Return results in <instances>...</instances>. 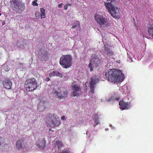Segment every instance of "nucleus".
Listing matches in <instances>:
<instances>
[{
	"label": "nucleus",
	"mask_w": 153,
	"mask_h": 153,
	"mask_svg": "<svg viewBox=\"0 0 153 153\" xmlns=\"http://www.w3.org/2000/svg\"><path fill=\"white\" fill-rule=\"evenodd\" d=\"M101 63V60L98 55L94 54L91 57V60L89 64L88 67L90 71H92L93 68H97L99 66Z\"/></svg>",
	"instance_id": "nucleus-6"
},
{
	"label": "nucleus",
	"mask_w": 153,
	"mask_h": 153,
	"mask_svg": "<svg viewBox=\"0 0 153 153\" xmlns=\"http://www.w3.org/2000/svg\"><path fill=\"white\" fill-rule=\"evenodd\" d=\"M93 118L94 120V119H95V120H97V121H99V120L98 119L99 116L98 114H94L93 116Z\"/></svg>",
	"instance_id": "nucleus-24"
},
{
	"label": "nucleus",
	"mask_w": 153,
	"mask_h": 153,
	"mask_svg": "<svg viewBox=\"0 0 153 153\" xmlns=\"http://www.w3.org/2000/svg\"><path fill=\"white\" fill-rule=\"evenodd\" d=\"M38 52V57L41 60L46 61L49 59L48 53L45 49H40Z\"/></svg>",
	"instance_id": "nucleus-9"
},
{
	"label": "nucleus",
	"mask_w": 153,
	"mask_h": 153,
	"mask_svg": "<svg viewBox=\"0 0 153 153\" xmlns=\"http://www.w3.org/2000/svg\"><path fill=\"white\" fill-rule=\"evenodd\" d=\"M24 145V140L23 139L21 140H18L16 142V146L18 149H23Z\"/></svg>",
	"instance_id": "nucleus-16"
},
{
	"label": "nucleus",
	"mask_w": 153,
	"mask_h": 153,
	"mask_svg": "<svg viewBox=\"0 0 153 153\" xmlns=\"http://www.w3.org/2000/svg\"><path fill=\"white\" fill-rule=\"evenodd\" d=\"M95 19L97 23L100 26L107 25L108 24L107 19L102 16H95Z\"/></svg>",
	"instance_id": "nucleus-11"
},
{
	"label": "nucleus",
	"mask_w": 153,
	"mask_h": 153,
	"mask_svg": "<svg viewBox=\"0 0 153 153\" xmlns=\"http://www.w3.org/2000/svg\"><path fill=\"white\" fill-rule=\"evenodd\" d=\"M3 140H2L1 137H0V146L1 145L2 143H3Z\"/></svg>",
	"instance_id": "nucleus-31"
},
{
	"label": "nucleus",
	"mask_w": 153,
	"mask_h": 153,
	"mask_svg": "<svg viewBox=\"0 0 153 153\" xmlns=\"http://www.w3.org/2000/svg\"><path fill=\"white\" fill-rule=\"evenodd\" d=\"M99 80L98 76L96 75H93L91 76L90 79L89 87L90 91L92 93L94 92V85L97 83L98 82Z\"/></svg>",
	"instance_id": "nucleus-10"
},
{
	"label": "nucleus",
	"mask_w": 153,
	"mask_h": 153,
	"mask_svg": "<svg viewBox=\"0 0 153 153\" xmlns=\"http://www.w3.org/2000/svg\"><path fill=\"white\" fill-rule=\"evenodd\" d=\"M68 79L67 77H65V79Z\"/></svg>",
	"instance_id": "nucleus-39"
},
{
	"label": "nucleus",
	"mask_w": 153,
	"mask_h": 153,
	"mask_svg": "<svg viewBox=\"0 0 153 153\" xmlns=\"http://www.w3.org/2000/svg\"><path fill=\"white\" fill-rule=\"evenodd\" d=\"M2 84L5 88L7 89H11L12 85L11 80L8 78H4L2 81Z\"/></svg>",
	"instance_id": "nucleus-14"
},
{
	"label": "nucleus",
	"mask_w": 153,
	"mask_h": 153,
	"mask_svg": "<svg viewBox=\"0 0 153 153\" xmlns=\"http://www.w3.org/2000/svg\"><path fill=\"white\" fill-rule=\"evenodd\" d=\"M56 146L59 149L61 148L62 146V143L61 142V140H57L56 141Z\"/></svg>",
	"instance_id": "nucleus-23"
},
{
	"label": "nucleus",
	"mask_w": 153,
	"mask_h": 153,
	"mask_svg": "<svg viewBox=\"0 0 153 153\" xmlns=\"http://www.w3.org/2000/svg\"><path fill=\"white\" fill-rule=\"evenodd\" d=\"M148 30L150 36L153 38V24H151L149 25Z\"/></svg>",
	"instance_id": "nucleus-20"
},
{
	"label": "nucleus",
	"mask_w": 153,
	"mask_h": 153,
	"mask_svg": "<svg viewBox=\"0 0 153 153\" xmlns=\"http://www.w3.org/2000/svg\"><path fill=\"white\" fill-rule=\"evenodd\" d=\"M25 86L28 91H33L37 87L35 79L34 78L27 79L25 82Z\"/></svg>",
	"instance_id": "nucleus-5"
},
{
	"label": "nucleus",
	"mask_w": 153,
	"mask_h": 153,
	"mask_svg": "<svg viewBox=\"0 0 153 153\" xmlns=\"http://www.w3.org/2000/svg\"><path fill=\"white\" fill-rule=\"evenodd\" d=\"M51 128H50L49 129V131H51Z\"/></svg>",
	"instance_id": "nucleus-36"
},
{
	"label": "nucleus",
	"mask_w": 153,
	"mask_h": 153,
	"mask_svg": "<svg viewBox=\"0 0 153 153\" xmlns=\"http://www.w3.org/2000/svg\"><path fill=\"white\" fill-rule=\"evenodd\" d=\"M4 69L5 70V71H9V68L8 66H5V67H4Z\"/></svg>",
	"instance_id": "nucleus-30"
},
{
	"label": "nucleus",
	"mask_w": 153,
	"mask_h": 153,
	"mask_svg": "<svg viewBox=\"0 0 153 153\" xmlns=\"http://www.w3.org/2000/svg\"><path fill=\"white\" fill-rule=\"evenodd\" d=\"M104 53L105 54H107L109 57L113 55L114 53L112 50H111L109 48L107 47H105Z\"/></svg>",
	"instance_id": "nucleus-18"
},
{
	"label": "nucleus",
	"mask_w": 153,
	"mask_h": 153,
	"mask_svg": "<svg viewBox=\"0 0 153 153\" xmlns=\"http://www.w3.org/2000/svg\"><path fill=\"white\" fill-rule=\"evenodd\" d=\"M123 76L122 71L120 69H109L106 73L105 76L107 79L113 83H117L123 80Z\"/></svg>",
	"instance_id": "nucleus-1"
},
{
	"label": "nucleus",
	"mask_w": 153,
	"mask_h": 153,
	"mask_svg": "<svg viewBox=\"0 0 153 153\" xmlns=\"http://www.w3.org/2000/svg\"><path fill=\"white\" fill-rule=\"evenodd\" d=\"M5 23V22H2V25H4Z\"/></svg>",
	"instance_id": "nucleus-35"
},
{
	"label": "nucleus",
	"mask_w": 153,
	"mask_h": 153,
	"mask_svg": "<svg viewBox=\"0 0 153 153\" xmlns=\"http://www.w3.org/2000/svg\"><path fill=\"white\" fill-rule=\"evenodd\" d=\"M41 11L40 13V17L41 19L42 18H45V10L44 8H41L40 9Z\"/></svg>",
	"instance_id": "nucleus-21"
},
{
	"label": "nucleus",
	"mask_w": 153,
	"mask_h": 153,
	"mask_svg": "<svg viewBox=\"0 0 153 153\" xmlns=\"http://www.w3.org/2000/svg\"><path fill=\"white\" fill-rule=\"evenodd\" d=\"M37 146L40 149H44L46 146V141L45 139L39 140L36 143Z\"/></svg>",
	"instance_id": "nucleus-15"
},
{
	"label": "nucleus",
	"mask_w": 153,
	"mask_h": 153,
	"mask_svg": "<svg viewBox=\"0 0 153 153\" xmlns=\"http://www.w3.org/2000/svg\"><path fill=\"white\" fill-rule=\"evenodd\" d=\"M62 6V3H60V4H59L58 5V7H61Z\"/></svg>",
	"instance_id": "nucleus-34"
},
{
	"label": "nucleus",
	"mask_w": 153,
	"mask_h": 153,
	"mask_svg": "<svg viewBox=\"0 0 153 153\" xmlns=\"http://www.w3.org/2000/svg\"><path fill=\"white\" fill-rule=\"evenodd\" d=\"M49 76L50 77L53 76H58L61 77V78L62 77V75L58 71H53L50 73Z\"/></svg>",
	"instance_id": "nucleus-19"
},
{
	"label": "nucleus",
	"mask_w": 153,
	"mask_h": 153,
	"mask_svg": "<svg viewBox=\"0 0 153 153\" xmlns=\"http://www.w3.org/2000/svg\"><path fill=\"white\" fill-rule=\"evenodd\" d=\"M45 80L46 82H48V81H49V80H50V78L49 77H47L45 79Z\"/></svg>",
	"instance_id": "nucleus-32"
},
{
	"label": "nucleus",
	"mask_w": 153,
	"mask_h": 153,
	"mask_svg": "<svg viewBox=\"0 0 153 153\" xmlns=\"http://www.w3.org/2000/svg\"><path fill=\"white\" fill-rule=\"evenodd\" d=\"M80 24L79 21H77L75 23H74V24L72 25V28H75V27H79V28H80Z\"/></svg>",
	"instance_id": "nucleus-22"
},
{
	"label": "nucleus",
	"mask_w": 153,
	"mask_h": 153,
	"mask_svg": "<svg viewBox=\"0 0 153 153\" xmlns=\"http://www.w3.org/2000/svg\"><path fill=\"white\" fill-rule=\"evenodd\" d=\"M0 81H1V80H0Z\"/></svg>",
	"instance_id": "nucleus-40"
},
{
	"label": "nucleus",
	"mask_w": 153,
	"mask_h": 153,
	"mask_svg": "<svg viewBox=\"0 0 153 153\" xmlns=\"http://www.w3.org/2000/svg\"><path fill=\"white\" fill-rule=\"evenodd\" d=\"M1 13L0 11V15H1Z\"/></svg>",
	"instance_id": "nucleus-38"
},
{
	"label": "nucleus",
	"mask_w": 153,
	"mask_h": 153,
	"mask_svg": "<svg viewBox=\"0 0 153 153\" xmlns=\"http://www.w3.org/2000/svg\"><path fill=\"white\" fill-rule=\"evenodd\" d=\"M119 98H116V99L117 100H119Z\"/></svg>",
	"instance_id": "nucleus-37"
},
{
	"label": "nucleus",
	"mask_w": 153,
	"mask_h": 153,
	"mask_svg": "<svg viewBox=\"0 0 153 153\" xmlns=\"http://www.w3.org/2000/svg\"><path fill=\"white\" fill-rule=\"evenodd\" d=\"M94 121L95 122V123H94V126L95 127L99 123V122H97V120H95V119H94Z\"/></svg>",
	"instance_id": "nucleus-28"
},
{
	"label": "nucleus",
	"mask_w": 153,
	"mask_h": 153,
	"mask_svg": "<svg viewBox=\"0 0 153 153\" xmlns=\"http://www.w3.org/2000/svg\"><path fill=\"white\" fill-rule=\"evenodd\" d=\"M71 88L72 91L71 93L72 96H78L80 95L81 92L80 87L77 84H74V85H72Z\"/></svg>",
	"instance_id": "nucleus-12"
},
{
	"label": "nucleus",
	"mask_w": 153,
	"mask_h": 153,
	"mask_svg": "<svg viewBox=\"0 0 153 153\" xmlns=\"http://www.w3.org/2000/svg\"><path fill=\"white\" fill-rule=\"evenodd\" d=\"M46 123L48 124L51 127H55L59 126L60 124V120L58 118L56 114H50L47 116L45 119Z\"/></svg>",
	"instance_id": "nucleus-4"
},
{
	"label": "nucleus",
	"mask_w": 153,
	"mask_h": 153,
	"mask_svg": "<svg viewBox=\"0 0 153 153\" xmlns=\"http://www.w3.org/2000/svg\"><path fill=\"white\" fill-rule=\"evenodd\" d=\"M40 13L39 12H36L35 14V16L37 18H39Z\"/></svg>",
	"instance_id": "nucleus-27"
},
{
	"label": "nucleus",
	"mask_w": 153,
	"mask_h": 153,
	"mask_svg": "<svg viewBox=\"0 0 153 153\" xmlns=\"http://www.w3.org/2000/svg\"><path fill=\"white\" fill-rule=\"evenodd\" d=\"M71 5V4H69V3H67V4L65 5L64 6V9L65 10H67L68 8V6H70Z\"/></svg>",
	"instance_id": "nucleus-29"
},
{
	"label": "nucleus",
	"mask_w": 153,
	"mask_h": 153,
	"mask_svg": "<svg viewBox=\"0 0 153 153\" xmlns=\"http://www.w3.org/2000/svg\"><path fill=\"white\" fill-rule=\"evenodd\" d=\"M37 0H34L32 2V4L33 6H38V3H37Z\"/></svg>",
	"instance_id": "nucleus-26"
},
{
	"label": "nucleus",
	"mask_w": 153,
	"mask_h": 153,
	"mask_svg": "<svg viewBox=\"0 0 153 153\" xmlns=\"http://www.w3.org/2000/svg\"><path fill=\"white\" fill-rule=\"evenodd\" d=\"M119 105L121 110H123L125 109H128L131 107V103L125 102L124 100H122L119 102Z\"/></svg>",
	"instance_id": "nucleus-13"
},
{
	"label": "nucleus",
	"mask_w": 153,
	"mask_h": 153,
	"mask_svg": "<svg viewBox=\"0 0 153 153\" xmlns=\"http://www.w3.org/2000/svg\"><path fill=\"white\" fill-rule=\"evenodd\" d=\"M72 57L70 54L63 55L60 58L59 63L63 68H67L72 65Z\"/></svg>",
	"instance_id": "nucleus-3"
},
{
	"label": "nucleus",
	"mask_w": 153,
	"mask_h": 153,
	"mask_svg": "<svg viewBox=\"0 0 153 153\" xmlns=\"http://www.w3.org/2000/svg\"><path fill=\"white\" fill-rule=\"evenodd\" d=\"M107 1H108V2L105 3V5L108 11L109 10H110L112 4H114L115 3V0H107Z\"/></svg>",
	"instance_id": "nucleus-17"
},
{
	"label": "nucleus",
	"mask_w": 153,
	"mask_h": 153,
	"mask_svg": "<svg viewBox=\"0 0 153 153\" xmlns=\"http://www.w3.org/2000/svg\"><path fill=\"white\" fill-rule=\"evenodd\" d=\"M11 5L14 11L22 13L25 8V5L22 0H10Z\"/></svg>",
	"instance_id": "nucleus-2"
},
{
	"label": "nucleus",
	"mask_w": 153,
	"mask_h": 153,
	"mask_svg": "<svg viewBox=\"0 0 153 153\" xmlns=\"http://www.w3.org/2000/svg\"><path fill=\"white\" fill-rule=\"evenodd\" d=\"M52 93L57 96L59 98H65L68 97V91L66 89L63 88L61 89L58 88L57 90L53 89L52 90Z\"/></svg>",
	"instance_id": "nucleus-8"
},
{
	"label": "nucleus",
	"mask_w": 153,
	"mask_h": 153,
	"mask_svg": "<svg viewBox=\"0 0 153 153\" xmlns=\"http://www.w3.org/2000/svg\"><path fill=\"white\" fill-rule=\"evenodd\" d=\"M117 2L116 0H115V3L114 4H112L108 12L113 17L116 19H119L120 17V13L119 9L117 7Z\"/></svg>",
	"instance_id": "nucleus-7"
},
{
	"label": "nucleus",
	"mask_w": 153,
	"mask_h": 153,
	"mask_svg": "<svg viewBox=\"0 0 153 153\" xmlns=\"http://www.w3.org/2000/svg\"><path fill=\"white\" fill-rule=\"evenodd\" d=\"M56 153H70V152L68 150H65V149H64L62 151Z\"/></svg>",
	"instance_id": "nucleus-25"
},
{
	"label": "nucleus",
	"mask_w": 153,
	"mask_h": 153,
	"mask_svg": "<svg viewBox=\"0 0 153 153\" xmlns=\"http://www.w3.org/2000/svg\"><path fill=\"white\" fill-rule=\"evenodd\" d=\"M65 116L63 115L61 117V119L62 120H63V119H65Z\"/></svg>",
	"instance_id": "nucleus-33"
}]
</instances>
